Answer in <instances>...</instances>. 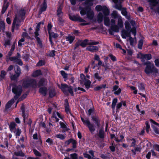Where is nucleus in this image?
<instances>
[{
  "instance_id": "1",
  "label": "nucleus",
  "mask_w": 159,
  "mask_h": 159,
  "mask_svg": "<svg viewBox=\"0 0 159 159\" xmlns=\"http://www.w3.org/2000/svg\"><path fill=\"white\" fill-rule=\"evenodd\" d=\"M25 12L24 10H21L16 14L12 24V31H14L15 29H17L18 27L21 25L24 19L23 17L25 16Z\"/></svg>"
},
{
  "instance_id": "2",
  "label": "nucleus",
  "mask_w": 159,
  "mask_h": 159,
  "mask_svg": "<svg viewBox=\"0 0 159 159\" xmlns=\"http://www.w3.org/2000/svg\"><path fill=\"white\" fill-rule=\"evenodd\" d=\"M96 10L98 11H102L104 16V24L106 26H109L110 25V19L106 16L109 14L110 11L105 6H101L100 5H97L95 7Z\"/></svg>"
},
{
  "instance_id": "3",
  "label": "nucleus",
  "mask_w": 159,
  "mask_h": 159,
  "mask_svg": "<svg viewBox=\"0 0 159 159\" xmlns=\"http://www.w3.org/2000/svg\"><path fill=\"white\" fill-rule=\"evenodd\" d=\"M144 65H147L144 70L146 74L148 75L153 72H158L157 69L155 67L154 64L151 63L150 61L145 63Z\"/></svg>"
},
{
  "instance_id": "4",
  "label": "nucleus",
  "mask_w": 159,
  "mask_h": 159,
  "mask_svg": "<svg viewBox=\"0 0 159 159\" xmlns=\"http://www.w3.org/2000/svg\"><path fill=\"white\" fill-rule=\"evenodd\" d=\"M88 7H87L85 9H82L80 11V13L82 16L85 15L86 13L87 18L89 20H91L93 19L94 14L93 11L91 10L89 6H88L86 5Z\"/></svg>"
},
{
  "instance_id": "5",
  "label": "nucleus",
  "mask_w": 159,
  "mask_h": 159,
  "mask_svg": "<svg viewBox=\"0 0 159 159\" xmlns=\"http://www.w3.org/2000/svg\"><path fill=\"white\" fill-rule=\"evenodd\" d=\"M81 120L84 125L87 126L89 131L93 133L95 130V128L93 124H92L88 118H85L81 117Z\"/></svg>"
},
{
  "instance_id": "6",
  "label": "nucleus",
  "mask_w": 159,
  "mask_h": 159,
  "mask_svg": "<svg viewBox=\"0 0 159 159\" xmlns=\"http://www.w3.org/2000/svg\"><path fill=\"white\" fill-rule=\"evenodd\" d=\"M60 88L65 94H66L69 92L71 95H73V88L70 86H69L66 84H61Z\"/></svg>"
},
{
  "instance_id": "7",
  "label": "nucleus",
  "mask_w": 159,
  "mask_h": 159,
  "mask_svg": "<svg viewBox=\"0 0 159 159\" xmlns=\"http://www.w3.org/2000/svg\"><path fill=\"white\" fill-rule=\"evenodd\" d=\"M98 42H89L88 44L89 45L86 48L87 50L89 51L94 52L97 51L98 50V48L97 46H95L94 45L97 44Z\"/></svg>"
},
{
  "instance_id": "8",
  "label": "nucleus",
  "mask_w": 159,
  "mask_h": 159,
  "mask_svg": "<svg viewBox=\"0 0 159 159\" xmlns=\"http://www.w3.org/2000/svg\"><path fill=\"white\" fill-rule=\"evenodd\" d=\"M13 92L15 94L14 98L16 99L20 96L22 92V88L21 86H15L12 89Z\"/></svg>"
},
{
  "instance_id": "9",
  "label": "nucleus",
  "mask_w": 159,
  "mask_h": 159,
  "mask_svg": "<svg viewBox=\"0 0 159 159\" xmlns=\"http://www.w3.org/2000/svg\"><path fill=\"white\" fill-rule=\"evenodd\" d=\"M138 57L140 58L142 61H144L145 60H148L152 58L151 55L150 54H143L141 53L138 54Z\"/></svg>"
},
{
  "instance_id": "10",
  "label": "nucleus",
  "mask_w": 159,
  "mask_h": 159,
  "mask_svg": "<svg viewBox=\"0 0 159 159\" xmlns=\"http://www.w3.org/2000/svg\"><path fill=\"white\" fill-rule=\"evenodd\" d=\"M42 23L41 22H40L38 23L37 25L36 28L35 29V31L34 32V34L35 35V37L36 38V39L38 42V43H39L40 45L41 46L42 45V43H41V41H40V39L39 38L38 36L39 35V27L40 24Z\"/></svg>"
},
{
  "instance_id": "11",
  "label": "nucleus",
  "mask_w": 159,
  "mask_h": 159,
  "mask_svg": "<svg viewBox=\"0 0 159 159\" xmlns=\"http://www.w3.org/2000/svg\"><path fill=\"white\" fill-rule=\"evenodd\" d=\"M149 120L151 123L152 127L153 128V130L155 132L156 134H159V130L158 129V128H156L153 125V124H154L155 125H158L159 124L151 119H150Z\"/></svg>"
},
{
  "instance_id": "12",
  "label": "nucleus",
  "mask_w": 159,
  "mask_h": 159,
  "mask_svg": "<svg viewBox=\"0 0 159 159\" xmlns=\"http://www.w3.org/2000/svg\"><path fill=\"white\" fill-rule=\"evenodd\" d=\"M57 116L61 119L63 118V116H62L58 112L55 111L53 112L52 116V118H53V120H54L56 122H57L59 120V119L57 117Z\"/></svg>"
},
{
  "instance_id": "13",
  "label": "nucleus",
  "mask_w": 159,
  "mask_h": 159,
  "mask_svg": "<svg viewBox=\"0 0 159 159\" xmlns=\"http://www.w3.org/2000/svg\"><path fill=\"white\" fill-rule=\"evenodd\" d=\"M10 60L11 61H14L15 62L17 63L20 65H22L23 64L21 60L17 58L16 57H11L10 58Z\"/></svg>"
},
{
  "instance_id": "14",
  "label": "nucleus",
  "mask_w": 159,
  "mask_h": 159,
  "mask_svg": "<svg viewBox=\"0 0 159 159\" xmlns=\"http://www.w3.org/2000/svg\"><path fill=\"white\" fill-rule=\"evenodd\" d=\"M32 83H36V81L34 80H27L25 81H24L23 83V85L25 87H29L30 85Z\"/></svg>"
},
{
  "instance_id": "15",
  "label": "nucleus",
  "mask_w": 159,
  "mask_h": 159,
  "mask_svg": "<svg viewBox=\"0 0 159 159\" xmlns=\"http://www.w3.org/2000/svg\"><path fill=\"white\" fill-rule=\"evenodd\" d=\"M121 36L123 39H126L127 37H130V34L125 30H123L121 33Z\"/></svg>"
},
{
  "instance_id": "16",
  "label": "nucleus",
  "mask_w": 159,
  "mask_h": 159,
  "mask_svg": "<svg viewBox=\"0 0 159 159\" xmlns=\"http://www.w3.org/2000/svg\"><path fill=\"white\" fill-rule=\"evenodd\" d=\"M103 15L102 13L101 12H99L97 16V20L98 23H101L103 21Z\"/></svg>"
},
{
  "instance_id": "17",
  "label": "nucleus",
  "mask_w": 159,
  "mask_h": 159,
  "mask_svg": "<svg viewBox=\"0 0 159 159\" xmlns=\"http://www.w3.org/2000/svg\"><path fill=\"white\" fill-rule=\"evenodd\" d=\"M121 89L120 88L118 89V86L115 85L113 88V91H115L114 93L115 94L118 95L121 92Z\"/></svg>"
},
{
  "instance_id": "18",
  "label": "nucleus",
  "mask_w": 159,
  "mask_h": 159,
  "mask_svg": "<svg viewBox=\"0 0 159 159\" xmlns=\"http://www.w3.org/2000/svg\"><path fill=\"white\" fill-rule=\"evenodd\" d=\"M39 92L44 96H45L47 93V89L46 87L41 88L39 89Z\"/></svg>"
},
{
  "instance_id": "19",
  "label": "nucleus",
  "mask_w": 159,
  "mask_h": 159,
  "mask_svg": "<svg viewBox=\"0 0 159 159\" xmlns=\"http://www.w3.org/2000/svg\"><path fill=\"white\" fill-rule=\"evenodd\" d=\"M92 119L93 120L94 122L98 127L100 126V120L96 116H93L92 117Z\"/></svg>"
},
{
  "instance_id": "20",
  "label": "nucleus",
  "mask_w": 159,
  "mask_h": 159,
  "mask_svg": "<svg viewBox=\"0 0 159 159\" xmlns=\"http://www.w3.org/2000/svg\"><path fill=\"white\" fill-rule=\"evenodd\" d=\"M49 40L51 43H52V40L51 39V38H57L58 37V35L57 34H55L53 32H51V33H49Z\"/></svg>"
},
{
  "instance_id": "21",
  "label": "nucleus",
  "mask_w": 159,
  "mask_h": 159,
  "mask_svg": "<svg viewBox=\"0 0 159 159\" xmlns=\"http://www.w3.org/2000/svg\"><path fill=\"white\" fill-rule=\"evenodd\" d=\"M16 124L14 122H11V123L9 127L10 130L11 132L15 133Z\"/></svg>"
},
{
  "instance_id": "22",
  "label": "nucleus",
  "mask_w": 159,
  "mask_h": 159,
  "mask_svg": "<svg viewBox=\"0 0 159 159\" xmlns=\"http://www.w3.org/2000/svg\"><path fill=\"white\" fill-rule=\"evenodd\" d=\"M117 25L120 28H122L123 26V21L121 16L119 17V18H118Z\"/></svg>"
},
{
  "instance_id": "23",
  "label": "nucleus",
  "mask_w": 159,
  "mask_h": 159,
  "mask_svg": "<svg viewBox=\"0 0 159 159\" xmlns=\"http://www.w3.org/2000/svg\"><path fill=\"white\" fill-rule=\"evenodd\" d=\"M75 39L74 36H73L71 35H68L66 36V40L67 41L69 42L70 43H71L73 42Z\"/></svg>"
},
{
  "instance_id": "24",
  "label": "nucleus",
  "mask_w": 159,
  "mask_h": 159,
  "mask_svg": "<svg viewBox=\"0 0 159 159\" xmlns=\"http://www.w3.org/2000/svg\"><path fill=\"white\" fill-rule=\"evenodd\" d=\"M123 105L124 106H125L126 103L125 101H122L118 103L116 106V111H117Z\"/></svg>"
},
{
  "instance_id": "25",
  "label": "nucleus",
  "mask_w": 159,
  "mask_h": 159,
  "mask_svg": "<svg viewBox=\"0 0 159 159\" xmlns=\"http://www.w3.org/2000/svg\"><path fill=\"white\" fill-rule=\"evenodd\" d=\"M14 100L12 99L11 100L9 101L6 104V108L8 109L10 108L12 104L14 103Z\"/></svg>"
},
{
  "instance_id": "26",
  "label": "nucleus",
  "mask_w": 159,
  "mask_h": 159,
  "mask_svg": "<svg viewBox=\"0 0 159 159\" xmlns=\"http://www.w3.org/2000/svg\"><path fill=\"white\" fill-rule=\"evenodd\" d=\"M84 85L86 88L87 89L89 88L90 86L91 82L84 79Z\"/></svg>"
},
{
  "instance_id": "27",
  "label": "nucleus",
  "mask_w": 159,
  "mask_h": 159,
  "mask_svg": "<svg viewBox=\"0 0 159 159\" xmlns=\"http://www.w3.org/2000/svg\"><path fill=\"white\" fill-rule=\"evenodd\" d=\"M41 71L40 70H38L34 71L32 75L33 77H37L41 75Z\"/></svg>"
},
{
  "instance_id": "28",
  "label": "nucleus",
  "mask_w": 159,
  "mask_h": 159,
  "mask_svg": "<svg viewBox=\"0 0 159 159\" xmlns=\"http://www.w3.org/2000/svg\"><path fill=\"white\" fill-rule=\"evenodd\" d=\"M47 8V4L45 2H44L43 6L41 7L40 9V13L41 14L42 12L45 11Z\"/></svg>"
},
{
  "instance_id": "29",
  "label": "nucleus",
  "mask_w": 159,
  "mask_h": 159,
  "mask_svg": "<svg viewBox=\"0 0 159 159\" xmlns=\"http://www.w3.org/2000/svg\"><path fill=\"white\" fill-rule=\"evenodd\" d=\"M78 20L79 21L82 22L81 24L82 25H86L89 24V23H86V21L81 18H78Z\"/></svg>"
},
{
  "instance_id": "30",
  "label": "nucleus",
  "mask_w": 159,
  "mask_h": 159,
  "mask_svg": "<svg viewBox=\"0 0 159 159\" xmlns=\"http://www.w3.org/2000/svg\"><path fill=\"white\" fill-rule=\"evenodd\" d=\"M111 16L114 18H118L119 17H121L120 15H119L117 12L116 11H113L111 14Z\"/></svg>"
},
{
  "instance_id": "31",
  "label": "nucleus",
  "mask_w": 159,
  "mask_h": 159,
  "mask_svg": "<svg viewBox=\"0 0 159 159\" xmlns=\"http://www.w3.org/2000/svg\"><path fill=\"white\" fill-rule=\"evenodd\" d=\"M5 28V24L3 21L0 20V30L4 31Z\"/></svg>"
},
{
  "instance_id": "32",
  "label": "nucleus",
  "mask_w": 159,
  "mask_h": 159,
  "mask_svg": "<svg viewBox=\"0 0 159 159\" xmlns=\"http://www.w3.org/2000/svg\"><path fill=\"white\" fill-rule=\"evenodd\" d=\"M66 137V134H65L64 135H63L61 134H57L56 135V137L57 138L61 140H63L65 139V138Z\"/></svg>"
},
{
  "instance_id": "33",
  "label": "nucleus",
  "mask_w": 159,
  "mask_h": 159,
  "mask_svg": "<svg viewBox=\"0 0 159 159\" xmlns=\"http://www.w3.org/2000/svg\"><path fill=\"white\" fill-rule=\"evenodd\" d=\"M71 157V159H77L78 156L77 154L76 153L72 154L70 155ZM83 158L81 157H79L78 159H83Z\"/></svg>"
},
{
  "instance_id": "34",
  "label": "nucleus",
  "mask_w": 159,
  "mask_h": 159,
  "mask_svg": "<svg viewBox=\"0 0 159 159\" xmlns=\"http://www.w3.org/2000/svg\"><path fill=\"white\" fill-rule=\"evenodd\" d=\"M128 141L131 143V146H134L135 144L136 141L134 139H129L127 140Z\"/></svg>"
},
{
  "instance_id": "35",
  "label": "nucleus",
  "mask_w": 159,
  "mask_h": 159,
  "mask_svg": "<svg viewBox=\"0 0 159 159\" xmlns=\"http://www.w3.org/2000/svg\"><path fill=\"white\" fill-rule=\"evenodd\" d=\"M148 2L151 6H155L157 3L156 0H149Z\"/></svg>"
},
{
  "instance_id": "36",
  "label": "nucleus",
  "mask_w": 159,
  "mask_h": 159,
  "mask_svg": "<svg viewBox=\"0 0 159 159\" xmlns=\"http://www.w3.org/2000/svg\"><path fill=\"white\" fill-rule=\"evenodd\" d=\"M119 27L116 25H113L111 26V29L116 32H118L119 30Z\"/></svg>"
},
{
  "instance_id": "37",
  "label": "nucleus",
  "mask_w": 159,
  "mask_h": 159,
  "mask_svg": "<svg viewBox=\"0 0 159 159\" xmlns=\"http://www.w3.org/2000/svg\"><path fill=\"white\" fill-rule=\"evenodd\" d=\"M138 87L139 90L142 91H144V87L143 84L140 83L138 84Z\"/></svg>"
},
{
  "instance_id": "38",
  "label": "nucleus",
  "mask_w": 159,
  "mask_h": 159,
  "mask_svg": "<svg viewBox=\"0 0 159 159\" xmlns=\"http://www.w3.org/2000/svg\"><path fill=\"white\" fill-rule=\"evenodd\" d=\"M117 102V98H114L113 99L111 105L113 109H114Z\"/></svg>"
},
{
  "instance_id": "39",
  "label": "nucleus",
  "mask_w": 159,
  "mask_h": 159,
  "mask_svg": "<svg viewBox=\"0 0 159 159\" xmlns=\"http://www.w3.org/2000/svg\"><path fill=\"white\" fill-rule=\"evenodd\" d=\"M125 26L126 29L128 31L130 29V26L129 22L126 21L125 23Z\"/></svg>"
},
{
  "instance_id": "40",
  "label": "nucleus",
  "mask_w": 159,
  "mask_h": 159,
  "mask_svg": "<svg viewBox=\"0 0 159 159\" xmlns=\"http://www.w3.org/2000/svg\"><path fill=\"white\" fill-rule=\"evenodd\" d=\"M8 7V3L4 4L2 10V13L3 14L5 12Z\"/></svg>"
},
{
  "instance_id": "41",
  "label": "nucleus",
  "mask_w": 159,
  "mask_h": 159,
  "mask_svg": "<svg viewBox=\"0 0 159 159\" xmlns=\"http://www.w3.org/2000/svg\"><path fill=\"white\" fill-rule=\"evenodd\" d=\"M98 136L101 138H103L104 137V132L102 129H100L99 131Z\"/></svg>"
},
{
  "instance_id": "42",
  "label": "nucleus",
  "mask_w": 159,
  "mask_h": 159,
  "mask_svg": "<svg viewBox=\"0 0 159 159\" xmlns=\"http://www.w3.org/2000/svg\"><path fill=\"white\" fill-rule=\"evenodd\" d=\"M14 154L17 156H23L24 155V153L21 151L15 152Z\"/></svg>"
},
{
  "instance_id": "43",
  "label": "nucleus",
  "mask_w": 159,
  "mask_h": 159,
  "mask_svg": "<svg viewBox=\"0 0 159 159\" xmlns=\"http://www.w3.org/2000/svg\"><path fill=\"white\" fill-rule=\"evenodd\" d=\"M94 77L95 79L98 80H101L102 79V77L99 76L98 74L97 73H96L94 74Z\"/></svg>"
},
{
  "instance_id": "44",
  "label": "nucleus",
  "mask_w": 159,
  "mask_h": 159,
  "mask_svg": "<svg viewBox=\"0 0 159 159\" xmlns=\"http://www.w3.org/2000/svg\"><path fill=\"white\" fill-rule=\"evenodd\" d=\"M16 70L15 69V72L16 74L20 75V70L19 67L18 66H16Z\"/></svg>"
},
{
  "instance_id": "45",
  "label": "nucleus",
  "mask_w": 159,
  "mask_h": 159,
  "mask_svg": "<svg viewBox=\"0 0 159 159\" xmlns=\"http://www.w3.org/2000/svg\"><path fill=\"white\" fill-rule=\"evenodd\" d=\"M143 43V41L142 39H140L139 42L138 47L139 49H141Z\"/></svg>"
},
{
  "instance_id": "46",
  "label": "nucleus",
  "mask_w": 159,
  "mask_h": 159,
  "mask_svg": "<svg viewBox=\"0 0 159 159\" xmlns=\"http://www.w3.org/2000/svg\"><path fill=\"white\" fill-rule=\"evenodd\" d=\"M89 43V42H88V40L87 39H85L81 43L80 45L82 47H84L87 44H88Z\"/></svg>"
},
{
  "instance_id": "47",
  "label": "nucleus",
  "mask_w": 159,
  "mask_h": 159,
  "mask_svg": "<svg viewBox=\"0 0 159 159\" xmlns=\"http://www.w3.org/2000/svg\"><path fill=\"white\" fill-rule=\"evenodd\" d=\"M19 76V75L16 74L15 75H11L10 77L11 80H16Z\"/></svg>"
},
{
  "instance_id": "48",
  "label": "nucleus",
  "mask_w": 159,
  "mask_h": 159,
  "mask_svg": "<svg viewBox=\"0 0 159 159\" xmlns=\"http://www.w3.org/2000/svg\"><path fill=\"white\" fill-rule=\"evenodd\" d=\"M46 82V80L44 79H41L39 83V85L42 86L44 85L45 84Z\"/></svg>"
},
{
  "instance_id": "49",
  "label": "nucleus",
  "mask_w": 159,
  "mask_h": 159,
  "mask_svg": "<svg viewBox=\"0 0 159 159\" xmlns=\"http://www.w3.org/2000/svg\"><path fill=\"white\" fill-rule=\"evenodd\" d=\"M57 15L59 17L61 16L62 15V13L61 11V8H59L57 11Z\"/></svg>"
},
{
  "instance_id": "50",
  "label": "nucleus",
  "mask_w": 159,
  "mask_h": 159,
  "mask_svg": "<svg viewBox=\"0 0 159 159\" xmlns=\"http://www.w3.org/2000/svg\"><path fill=\"white\" fill-rule=\"evenodd\" d=\"M146 130L148 133L150 129V126L149 123L148 121L146 122Z\"/></svg>"
},
{
  "instance_id": "51",
  "label": "nucleus",
  "mask_w": 159,
  "mask_h": 159,
  "mask_svg": "<svg viewBox=\"0 0 159 159\" xmlns=\"http://www.w3.org/2000/svg\"><path fill=\"white\" fill-rule=\"evenodd\" d=\"M20 110L22 112V115L23 117L24 118L25 117V114L24 113L25 112V107L23 105H22L21 107Z\"/></svg>"
},
{
  "instance_id": "52",
  "label": "nucleus",
  "mask_w": 159,
  "mask_h": 159,
  "mask_svg": "<svg viewBox=\"0 0 159 159\" xmlns=\"http://www.w3.org/2000/svg\"><path fill=\"white\" fill-rule=\"evenodd\" d=\"M49 94L50 97H52L53 96H55V95L56 94V93L53 90H51L50 91Z\"/></svg>"
},
{
  "instance_id": "53",
  "label": "nucleus",
  "mask_w": 159,
  "mask_h": 159,
  "mask_svg": "<svg viewBox=\"0 0 159 159\" xmlns=\"http://www.w3.org/2000/svg\"><path fill=\"white\" fill-rule=\"evenodd\" d=\"M61 74L64 78H66L67 77V74L64 71L61 70L60 72Z\"/></svg>"
},
{
  "instance_id": "54",
  "label": "nucleus",
  "mask_w": 159,
  "mask_h": 159,
  "mask_svg": "<svg viewBox=\"0 0 159 159\" xmlns=\"http://www.w3.org/2000/svg\"><path fill=\"white\" fill-rule=\"evenodd\" d=\"M65 111L66 112L67 114H69V113H70L69 106L68 105V103H67L65 106Z\"/></svg>"
},
{
  "instance_id": "55",
  "label": "nucleus",
  "mask_w": 159,
  "mask_h": 159,
  "mask_svg": "<svg viewBox=\"0 0 159 159\" xmlns=\"http://www.w3.org/2000/svg\"><path fill=\"white\" fill-rule=\"evenodd\" d=\"M6 75V72L4 70H2L1 71V74L0 75V77L2 79H4L5 76Z\"/></svg>"
},
{
  "instance_id": "56",
  "label": "nucleus",
  "mask_w": 159,
  "mask_h": 159,
  "mask_svg": "<svg viewBox=\"0 0 159 159\" xmlns=\"http://www.w3.org/2000/svg\"><path fill=\"white\" fill-rule=\"evenodd\" d=\"M15 133L16 136H19L21 133L20 130L18 129H16L15 130V133Z\"/></svg>"
},
{
  "instance_id": "57",
  "label": "nucleus",
  "mask_w": 159,
  "mask_h": 159,
  "mask_svg": "<svg viewBox=\"0 0 159 159\" xmlns=\"http://www.w3.org/2000/svg\"><path fill=\"white\" fill-rule=\"evenodd\" d=\"M33 152L36 156L39 157L41 156V154L37 150L35 149H34L33 150Z\"/></svg>"
},
{
  "instance_id": "58",
  "label": "nucleus",
  "mask_w": 159,
  "mask_h": 159,
  "mask_svg": "<svg viewBox=\"0 0 159 159\" xmlns=\"http://www.w3.org/2000/svg\"><path fill=\"white\" fill-rule=\"evenodd\" d=\"M73 145V148H75L76 147V142L74 140L72 139V142H71Z\"/></svg>"
},
{
  "instance_id": "59",
  "label": "nucleus",
  "mask_w": 159,
  "mask_h": 159,
  "mask_svg": "<svg viewBox=\"0 0 159 159\" xmlns=\"http://www.w3.org/2000/svg\"><path fill=\"white\" fill-rule=\"evenodd\" d=\"M130 88L131 89L134 90V93L135 94H136L137 93V90L136 89V88L134 86H131L130 87Z\"/></svg>"
},
{
  "instance_id": "60",
  "label": "nucleus",
  "mask_w": 159,
  "mask_h": 159,
  "mask_svg": "<svg viewBox=\"0 0 159 159\" xmlns=\"http://www.w3.org/2000/svg\"><path fill=\"white\" fill-rule=\"evenodd\" d=\"M52 26L51 24H48V34H49V33H51V29L52 28Z\"/></svg>"
},
{
  "instance_id": "61",
  "label": "nucleus",
  "mask_w": 159,
  "mask_h": 159,
  "mask_svg": "<svg viewBox=\"0 0 159 159\" xmlns=\"http://www.w3.org/2000/svg\"><path fill=\"white\" fill-rule=\"evenodd\" d=\"M130 32H132L135 36L136 34V28L135 27L132 28L130 30Z\"/></svg>"
},
{
  "instance_id": "62",
  "label": "nucleus",
  "mask_w": 159,
  "mask_h": 159,
  "mask_svg": "<svg viewBox=\"0 0 159 159\" xmlns=\"http://www.w3.org/2000/svg\"><path fill=\"white\" fill-rule=\"evenodd\" d=\"M154 62L155 65L157 67H159V58L156 59L155 61Z\"/></svg>"
},
{
  "instance_id": "63",
  "label": "nucleus",
  "mask_w": 159,
  "mask_h": 159,
  "mask_svg": "<svg viewBox=\"0 0 159 159\" xmlns=\"http://www.w3.org/2000/svg\"><path fill=\"white\" fill-rule=\"evenodd\" d=\"M44 64V62L42 60L39 61L37 63V65L39 66H41Z\"/></svg>"
},
{
  "instance_id": "64",
  "label": "nucleus",
  "mask_w": 159,
  "mask_h": 159,
  "mask_svg": "<svg viewBox=\"0 0 159 159\" xmlns=\"http://www.w3.org/2000/svg\"><path fill=\"white\" fill-rule=\"evenodd\" d=\"M60 124L61 125V127L63 128H66V126L65 123L62 122H60Z\"/></svg>"
}]
</instances>
